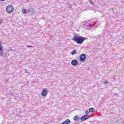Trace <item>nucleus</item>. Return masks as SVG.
I'll list each match as a JSON object with an SVG mask.
<instances>
[{
  "label": "nucleus",
  "instance_id": "nucleus-1",
  "mask_svg": "<svg viewBox=\"0 0 124 124\" xmlns=\"http://www.w3.org/2000/svg\"><path fill=\"white\" fill-rule=\"evenodd\" d=\"M72 40L78 44H82V43L86 40V38L82 36L75 37H73Z\"/></svg>",
  "mask_w": 124,
  "mask_h": 124
},
{
  "label": "nucleus",
  "instance_id": "nucleus-2",
  "mask_svg": "<svg viewBox=\"0 0 124 124\" xmlns=\"http://www.w3.org/2000/svg\"><path fill=\"white\" fill-rule=\"evenodd\" d=\"M6 10L8 14H11V13H13V12L14 11V7L12 5H8L7 6Z\"/></svg>",
  "mask_w": 124,
  "mask_h": 124
},
{
  "label": "nucleus",
  "instance_id": "nucleus-3",
  "mask_svg": "<svg viewBox=\"0 0 124 124\" xmlns=\"http://www.w3.org/2000/svg\"><path fill=\"white\" fill-rule=\"evenodd\" d=\"M79 59L80 60V62H85V61H86V59H87V57H86V55L85 54H82L80 55Z\"/></svg>",
  "mask_w": 124,
  "mask_h": 124
},
{
  "label": "nucleus",
  "instance_id": "nucleus-4",
  "mask_svg": "<svg viewBox=\"0 0 124 124\" xmlns=\"http://www.w3.org/2000/svg\"><path fill=\"white\" fill-rule=\"evenodd\" d=\"M47 93L48 91H47V89H43L42 92V95L43 96H46V95H47Z\"/></svg>",
  "mask_w": 124,
  "mask_h": 124
},
{
  "label": "nucleus",
  "instance_id": "nucleus-5",
  "mask_svg": "<svg viewBox=\"0 0 124 124\" xmlns=\"http://www.w3.org/2000/svg\"><path fill=\"white\" fill-rule=\"evenodd\" d=\"M71 63L72 65L76 66V65H77L78 64V62H77V60H74L71 62Z\"/></svg>",
  "mask_w": 124,
  "mask_h": 124
},
{
  "label": "nucleus",
  "instance_id": "nucleus-6",
  "mask_svg": "<svg viewBox=\"0 0 124 124\" xmlns=\"http://www.w3.org/2000/svg\"><path fill=\"white\" fill-rule=\"evenodd\" d=\"M89 116L88 115H84L81 118L80 120H81L82 121H85V120H88V119H89Z\"/></svg>",
  "mask_w": 124,
  "mask_h": 124
},
{
  "label": "nucleus",
  "instance_id": "nucleus-7",
  "mask_svg": "<svg viewBox=\"0 0 124 124\" xmlns=\"http://www.w3.org/2000/svg\"><path fill=\"white\" fill-rule=\"evenodd\" d=\"M70 124V120L69 119L66 120L65 121L63 122L62 124Z\"/></svg>",
  "mask_w": 124,
  "mask_h": 124
},
{
  "label": "nucleus",
  "instance_id": "nucleus-8",
  "mask_svg": "<svg viewBox=\"0 0 124 124\" xmlns=\"http://www.w3.org/2000/svg\"><path fill=\"white\" fill-rule=\"evenodd\" d=\"M79 119H80V117H79V116H78V115H76V116H74L73 118V120H74V121H78V120H79Z\"/></svg>",
  "mask_w": 124,
  "mask_h": 124
},
{
  "label": "nucleus",
  "instance_id": "nucleus-9",
  "mask_svg": "<svg viewBox=\"0 0 124 124\" xmlns=\"http://www.w3.org/2000/svg\"><path fill=\"white\" fill-rule=\"evenodd\" d=\"M89 111L90 113H93V112H94V111H95V110L94 109V108H89Z\"/></svg>",
  "mask_w": 124,
  "mask_h": 124
},
{
  "label": "nucleus",
  "instance_id": "nucleus-10",
  "mask_svg": "<svg viewBox=\"0 0 124 124\" xmlns=\"http://www.w3.org/2000/svg\"><path fill=\"white\" fill-rule=\"evenodd\" d=\"M22 12L23 14H27V13H28V11H27V9H24L22 10Z\"/></svg>",
  "mask_w": 124,
  "mask_h": 124
},
{
  "label": "nucleus",
  "instance_id": "nucleus-11",
  "mask_svg": "<svg viewBox=\"0 0 124 124\" xmlns=\"http://www.w3.org/2000/svg\"><path fill=\"white\" fill-rule=\"evenodd\" d=\"M75 54H76V50H73L71 52V55H75Z\"/></svg>",
  "mask_w": 124,
  "mask_h": 124
},
{
  "label": "nucleus",
  "instance_id": "nucleus-12",
  "mask_svg": "<svg viewBox=\"0 0 124 124\" xmlns=\"http://www.w3.org/2000/svg\"><path fill=\"white\" fill-rule=\"evenodd\" d=\"M85 114H86V115H89V111H85Z\"/></svg>",
  "mask_w": 124,
  "mask_h": 124
},
{
  "label": "nucleus",
  "instance_id": "nucleus-13",
  "mask_svg": "<svg viewBox=\"0 0 124 124\" xmlns=\"http://www.w3.org/2000/svg\"><path fill=\"white\" fill-rule=\"evenodd\" d=\"M105 84H108V81L105 80Z\"/></svg>",
  "mask_w": 124,
  "mask_h": 124
},
{
  "label": "nucleus",
  "instance_id": "nucleus-14",
  "mask_svg": "<svg viewBox=\"0 0 124 124\" xmlns=\"http://www.w3.org/2000/svg\"><path fill=\"white\" fill-rule=\"evenodd\" d=\"M0 51H2V46H1V47H0Z\"/></svg>",
  "mask_w": 124,
  "mask_h": 124
},
{
  "label": "nucleus",
  "instance_id": "nucleus-15",
  "mask_svg": "<svg viewBox=\"0 0 124 124\" xmlns=\"http://www.w3.org/2000/svg\"><path fill=\"white\" fill-rule=\"evenodd\" d=\"M1 23H2V20H1V19H0V24H1Z\"/></svg>",
  "mask_w": 124,
  "mask_h": 124
},
{
  "label": "nucleus",
  "instance_id": "nucleus-16",
  "mask_svg": "<svg viewBox=\"0 0 124 124\" xmlns=\"http://www.w3.org/2000/svg\"><path fill=\"white\" fill-rule=\"evenodd\" d=\"M5 0H0V1H4Z\"/></svg>",
  "mask_w": 124,
  "mask_h": 124
},
{
  "label": "nucleus",
  "instance_id": "nucleus-17",
  "mask_svg": "<svg viewBox=\"0 0 124 124\" xmlns=\"http://www.w3.org/2000/svg\"><path fill=\"white\" fill-rule=\"evenodd\" d=\"M29 47H32V46H29Z\"/></svg>",
  "mask_w": 124,
  "mask_h": 124
}]
</instances>
